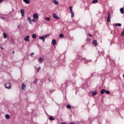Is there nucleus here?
<instances>
[{
    "label": "nucleus",
    "instance_id": "25",
    "mask_svg": "<svg viewBox=\"0 0 124 124\" xmlns=\"http://www.w3.org/2000/svg\"><path fill=\"white\" fill-rule=\"evenodd\" d=\"M32 37L34 39L36 38V35L35 34H33L32 35Z\"/></svg>",
    "mask_w": 124,
    "mask_h": 124
},
{
    "label": "nucleus",
    "instance_id": "19",
    "mask_svg": "<svg viewBox=\"0 0 124 124\" xmlns=\"http://www.w3.org/2000/svg\"><path fill=\"white\" fill-rule=\"evenodd\" d=\"M53 2L54 3V4H56L57 5H58L59 4V2H58V1L54 0L53 1Z\"/></svg>",
    "mask_w": 124,
    "mask_h": 124
},
{
    "label": "nucleus",
    "instance_id": "21",
    "mask_svg": "<svg viewBox=\"0 0 124 124\" xmlns=\"http://www.w3.org/2000/svg\"><path fill=\"white\" fill-rule=\"evenodd\" d=\"M96 2H98V0H93V1H92V3H96Z\"/></svg>",
    "mask_w": 124,
    "mask_h": 124
},
{
    "label": "nucleus",
    "instance_id": "32",
    "mask_svg": "<svg viewBox=\"0 0 124 124\" xmlns=\"http://www.w3.org/2000/svg\"><path fill=\"white\" fill-rule=\"evenodd\" d=\"M121 35H122V36H124V31H123V32H121Z\"/></svg>",
    "mask_w": 124,
    "mask_h": 124
},
{
    "label": "nucleus",
    "instance_id": "22",
    "mask_svg": "<svg viewBox=\"0 0 124 124\" xmlns=\"http://www.w3.org/2000/svg\"><path fill=\"white\" fill-rule=\"evenodd\" d=\"M3 36H4V38H6V37H7V34L5 33H3Z\"/></svg>",
    "mask_w": 124,
    "mask_h": 124
},
{
    "label": "nucleus",
    "instance_id": "8",
    "mask_svg": "<svg viewBox=\"0 0 124 124\" xmlns=\"http://www.w3.org/2000/svg\"><path fill=\"white\" fill-rule=\"evenodd\" d=\"M24 40L25 41H26V42H28V41L30 40V36H27L26 37H25L24 38Z\"/></svg>",
    "mask_w": 124,
    "mask_h": 124
},
{
    "label": "nucleus",
    "instance_id": "10",
    "mask_svg": "<svg viewBox=\"0 0 124 124\" xmlns=\"http://www.w3.org/2000/svg\"><path fill=\"white\" fill-rule=\"evenodd\" d=\"M93 45H94L95 46H97V40H94L93 41Z\"/></svg>",
    "mask_w": 124,
    "mask_h": 124
},
{
    "label": "nucleus",
    "instance_id": "17",
    "mask_svg": "<svg viewBox=\"0 0 124 124\" xmlns=\"http://www.w3.org/2000/svg\"><path fill=\"white\" fill-rule=\"evenodd\" d=\"M105 93V89H102L101 91H100V93L101 94H103V93Z\"/></svg>",
    "mask_w": 124,
    "mask_h": 124
},
{
    "label": "nucleus",
    "instance_id": "12",
    "mask_svg": "<svg viewBox=\"0 0 124 124\" xmlns=\"http://www.w3.org/2000/svg\"><path fill=\"white\" fill-rule=\"evenodd\" d=\"M56 40H55V39L52 40V45H53V46H55V45H56Z\"/></svg>",
    "mask_w": 124,
    "mask_h": 124
},
{
    "label": "nucleus",
    "instance_id": "41",
    "mask_svg": "<svg viewBox=\"0 0 124 124\" xmlns=\"http://www.w3.org/2000/svg\"><path fill=\"white\" fill-rule=\"evenodd\" d=\"M48 81H49V82H50V81H51V80L50 79V78H48Z\"/></svg>",
    "mask_w": 124,
    "mask_h": 124
},
{
    "label": "nucleus",
    "instance_id": "1",
    "mask_svg": "<svg viewBox=\"0 0 124 124\" xmlns=\"http://www.w3.org/2000/svg\"><path fill=\"white\" fill-rule=\"evenodd\" d=\"M50 36V34H47L46 35H45L43 36H40L39 39H40L41 40H42L43 42H44V41H45V38H47V37H48V36Z\"/></svg>",
    "mask_w": 124,
    "mask_h": 124
},
{
    "label": "nucleus",
    "instance_id": "43",
    "mask_svg": "<svg viewBox=\"0 0 124 124\" xmlns=\"http://www.w3.org/2000/svg\"><path fill=\"white\" fill-rule=\"evenodd\" d=\"M50 93H52V91H50Z\"/></svg>",
    "mask_w": 124,
    "mask_h": 124
},
{
    "label": "nucleus",
    "instance_id": "13",
    "mask_svg": "<svg viewBox=\"0 0 124 124\" xmlns=\"http://www.w3.org/2000/svg\"><path fill=\"white\" fill-rule=\"evenodd\" d=\"M5 117L7 119V120H9V119H10V115H9V114H6L5 115Z\"/></svg>",
    "mask_w": 124,
    "mask_h": 124
},
{
    "label": "nucleus",
    "instance_id": "38",
    "mask_svg": "<svg viewBox=\"0 0 124 124\" xmlns=\"http://www.w3.org/2000/svg\"><path fill=\"white\" fill-rule=\"evenodd\" d=\"M0 49H1V50H3V48H2V46H0Z\"/></svg>",
    "mask_w": 124,
    "mask_h": 124
},
{
    "label": "nucleus",
    "instance_id": "39",
    "mask_svg": "<svg viewBox=\"0 0 124 124\" xmlns=\"http://www.w3.org/2000/svg\"><path fill=\"white\" fill-rule=\"evenodd\" d=\"M12 53L13 54H14L15 53V51H13Z\"/></svg>",
    "mask_w": 124,
    "mask_h": 124
},
{
    "label": "nucleus",
    "instance_id": "3",
    "mask_svg": "<svg viewBox=\"0 0 124 124\" xmlns=\"http://www.w3.org/2000/svg\"><path fill=\"white\" fill-rule=\"evenodd\" d=\"M5 87L6 88V89H11V86H10V83H6L5 84Z\"/></svg>",
    "mask_w": 124,
    "mask_h": 124
},
{
    "label": "nucleus",
    "instance_id": "31",
    "mask_svg": "<svg viewBox=\"0 0 124 124\" xmlns=\"http://www.w3.org/2000/svg\"><path fill=\"white\" fill-rule=\"evenodd\" d=\"M40 69H41V67L40 66L37 68L38 72L39 71V70H40Z\"/></svg>",
    "mask_w": 124,
    "mask_h": 124
},
{
    "label": "nucleus",
    "instance_id": "2",
    "mask_svg": "<svg viewBox=\"0 0 124 124\" xmlns=\"http://www.w3.org/2000/svg\"><path fill=\"white\" fill-rule=\"evenodd\" d=\"M108 18L107 19V22L108 23H109V22H111V14L110 13V12H108Z\"/></svg>",
    "mask_w": 124,
    "mask_h": 124
},
{
    "label": "nucleus",
    "instance_id": "23",
    "mask_svg": "<svg viewBox=\"0 0 124 124\" xmlns=\"http://www.w3.org/2000/svg\"><path fill=\"white\" fill-rule=\"evenodd\" d=\"M28 21L30 22V24H31V17H28Z\"/></svg>",
    "mask_w": 124,
    "mask_h": 124
},
{
    "label": "nucleus",
    "instance_id": "37",
    "mask_svg": "<svg viewBox=\"0 0 124 124\" xmlns=\"http://www.w3.org/2000/svg\"><path fill=\"white\" fill-rule=\"evenodd\" d=\"M12 41L13 43H15V41H14V40H12Z\"/></svg>",
    "mask_w": 124,
    "mask_h": 124
},
{
    "label": "nucleus",
    "instance_id": "11",
    "mask_svg": "<svg viewBox=\"0 0 124 124\" xmlns=\"http://www.w3.org/2000/svg\"><path fill=\"white\" fill-rule=\"evenodd\" d=\"M38 62H40L41 63V62H43V58L40 57L39 58Z\"/></svg>",
    "mask_w": 124,
    "mask_h": 124
},
{
    "label": "nucleus",
    "instance_id": "42",
    "mask_svg": "<svg viewBox=\"0 0 124 124\" xmlns=\"http://www.w3.org/2000/svg\"><path fill=\"white\" fill-rule=\"evenodd\" d=\"M62 124H66L65 123H62Z\"/></svg>",
    "mask_w": 124,
    "mask_h": 124
},
{
    "label": "nucleus",
    "instance_id": "30",
    "mask_svg": "<svg viewBox=\"0 0 124 124\" xmlns=\"http://www.w3.org/2000/svg\"><path fill=\"white\" fill-rule=\"evenodd\" d=\"M69 9H70V12L73 11L72 10V7H69Z\"/></svg>",
    "mask_w": 124,
    "mask_h": 124
},
{
    "label": "nucleus",
    "instance_id": "14",
    "mask_svg": "<svg viewBox=\"0 0 124 124\" xmlns=\"http://www.w3.org/2000/svg\"><path fill=\"white\" fill-rule=\"evenodd\" d=\"M115 27H122V24L121 23H117L115 24Z\"/></svg>",
    "mask_w": 124,
    "mask_h": 124
},
{
    "label": "nucleus",
    "instance_id": "6",
    "mask_svg": "<svg viewBox=\"0 0 124 124\" xmlns=\"http://www.w3.org/2000/svg\"><path fill=\"white\" fill-rule=\"evenodd\" d=\"M26 85H25V83H23L22 84V90H23V91H26Z\"/></svg>",
    "mask_w": 124,
    "mask_h": 124
},
{
    "label": "nucleus",
    "instance_id": "28",
    "mask_svg": "<svg viewBox=\"0 0 124 124\" xmlns=\"http://www.w3.org/2000/svg\"><path fill=\"white\" fill-rule=\"evenodd\" d=\"M36 20L34 18H33V19H32V20H31V22H34V23H35V22H36Z\"/></svg>",
    "mask_w": 124,
    "mask_h": 124
},
{
    "label": "nucleus",
    "instance_id": "35",
    "mask_svg": "<svg viewBox=\"0 0 124 124\" xmlns=\"http://www.w3.org/2000/svg\"><path fill=\"white\" fill-rule=\"evenodd\" d=\"M89 35V36H90L91 37H92L93 36V35L91 34H88Z\"/></svg>",
    "mask_w": 124,
    "mask_h": 124
},
{
    "label": "nucleus",
    "instance_id": "26",
    "mask_svg": "<svg viewBox=\"0 0 124 124\" xmlns=\"http://www.w3.org/2000/svg\"><path fill=\"white\" fill-rule=\"evenodd\" d=\"M59 37L61 38H62L63 37V34H60L59 35Z\"/></svg>",
    "mask_w": 124,
    "mask_h": 124
},
{
    "label": "nucleus",
    "instance_id": "15",
    "mask_svg": "<svg viewBox=\"0 0 124 124\" xmlns=\"http://www.w3.org/2000/svg\"><path fill=\"white\" fill-rule=\"evenodd\" d=\"M92 93V95H93V96H94V95H95V94H97V92H96V91L93 92Z\"/></svg>",
    "mask_w": 124,
    "mask_h": 124
},
{
    "label": "nucleus",
    "instance_id": "5",
    "mask_svg": "<svg viewBox=\"0 0 124 124\" xmlns=\"http://www.w3.org/2000/svg\"><path fill=\"white\" fill-rule=\"evenodd\" d=\"M20 13L21 14L22 17H24L25 16V10L23 9H21Z\"/></svg>",
    "mask_w": 124,
    "mask_h": 124
},
{
    "label": "nucleus",
    "instance_id": "24",
    "mask_svg": "<svg viewBox=\"0 0 124 124\" xmlns=\"http://www.w3.org/2000/svg\"><path fill=\"white\" fill-rule=\"evenodd\" d=\"M71 14V17H74V13L73 11L70 12Z\"/></svg>",
    "mask_w": 124,
    "mask_h": 124
},
{
    "label": "nucleus",
    "instance_id": "18",
    "mask_svg": "<svg viewBox=\"0 0 124 124\" xmlns=\"http://www.w3.org/2000/svg\"><path fill=\"white\" fill-rule=\"evenodd\" d=\"M120 12H121V13H122V14H124V8H121L120 9Z\"/></svg>",
    "mask_w": 124,
    "mask_h": 124
},
{
    "label": "nucleus",
    "instance_id": "40",
    "mask_svg": "<svg viewBox=\"0 0 124 124\" xmlns=\"http://www.w3.org/2000/svg\"><path fill=\"white\" fill-rule=\"evenodd\" d=\"M70 124H74L73 122H71Z\"/></svg>",
    "mask_w": 124,
    "mask_h": 124
},
{
    "label": "nucleus",
    "instance_id": "4",
    "mask_svg": "<svg viewBox=\"0 0 124 124\" xmlns=\"http://www.w3.org/2000/svg\"><path fill=\"white\" fill-rule=\"evenodd\" d=\"M33 19H36L37 21L38 20V15L37 14H35L33 15Z\"/></svg>",
    "mask_w": 124,
    "mask_h": 124
},
{
    "label": "nucleus",
    "instance_id": "34",
    "mask_svg": "<svg viewBox=\"0 0 124 124\" xmlns=\"http://www.w3.org/2000/svg\"><path fill=\"white\" fill-rule=\"evenodd\" d=\"M34 83H35V84H36V83H37V79H35V80L34 81Z\"/></svg>",
    "mask_w": 124,
    "mask_h": 124
},
{
    "label": "nucleus",
    "instance_id": "36",
    "mask_svg": "<svg viewBox=\"0 0 124 124\" xmlns=\"http://www.w3.org/2000/svg\"><path fill=\"white\" fill-rule=\"evenodd\" d=\"M3 1V0H0V3H1V2H2Z\"/></svg>",
    "mask_w": 124,
    "mask_h": 124
},
{
    "label": "nucleus",
    "instance_id": "29",
    "mask_svg": "<svg viewBox=\"0 0 124 124\" xmlns=\"http://www.w3.org/2000/svg\"><path fill=\"white\" fill-rule=\"evenodd\" d=\"M45 19L46 20V21H50V18L49 17H46Z\"/></svg>",
    "mask_w": 124,
    "mask_h": 124
},
{
    "label": "nucleus",
    "instance_id": "16",
    "mask_svg": "<svg viewBox=\"0 0 124 124\" xmlns=\"http://www.w3.org/2000/svg\"><path fill=\"white\" fill-rule=\"evenodd\" d=\"M50 121H55V117H52V116L49 117Z\"/></svg>",
    "mask_w": 124,
    "mask_h": 124
},
{
    "label": "nucleus",
    "instance_id": "7",
    "mask_svg": "<svg viewBox=\"0 0 124 124\" xmlns=\"http://www.w3.org/2000/svg\"><path fill=\"white\" fill-rule=\"evenodd\" d=\"M53 18H54V19H56V20H59V19H60V17L58 16H57L56 14H54L53 15Z\"/></svg>",
    "mask_w": 124,
    "mask_h": 124
},
{
    "label": "nucleus",
    "instance_id": "27",
    "mask_svg": "<svg viewBox=\"0 0 124 124\" xmlns=\"http://www.w3.org/2000/svg\"><path fill=\"white\" fill-rule=\"evenodd\" d=\"M105 93H106L107 94H110V92H109V91H106V90H105Z\"/></svg>",
    "mask_w": 124,
    "mask_h": 124
},
{
    "label": "nucleus",
    "instance_id": "9",
    "mask_svg": "<svg viewBox=\"0 0 124 124\" xmlns=\"http://www.w3.org/2000/svg\"><path fill=\"white\" fill-rule=\"evenodd\" d=\"M24 2L26 4H29V3H31V0H23Z\"/></svg>",
    "mask_w": 124,
    "mask_h": 124
},
{
    "label": "nucleus",
    "instance_id": "33",
    "mask_svg": "<svg viewBox=\"0 0 124 124\" xmlns=\"http://www.w3.org/2000/svg\"><path fill=\"white\" fill-rule=\"evenodd\" d=\"M33 55H34V53L32 52V53L31 54L30 56H31H31H33Z\"/></svg>",
    "mask_w": 124,
    "mask_h": 124
},
{
    "label": "nucleus",
    "instance_id": "20",
    "mask_svg": "<svg viewBox=\"0 0 124 124\" xmlns=\"http://www.w3.org/2000/svg\"><path fill=\"white\" fill-rule=\"evenodd\" d=\"M66 108H67L68 109H70V108H71V106H70V105L68 104L66 106Z\"/></svg>",
    "mask_w": 124,
    "mask_h": 124
}]
</instances>
